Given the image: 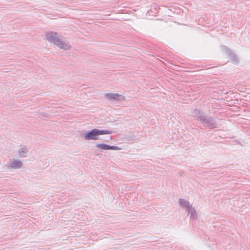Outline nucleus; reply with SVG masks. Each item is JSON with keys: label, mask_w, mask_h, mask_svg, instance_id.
<instances>
[{"label": "nucleus", "mask_w": 250, "mask_h": 250, "mask_svg": "<svg viewBox=\"0 0 250 250\" xmlns=\"http://www.w3.org/2000/svg\"><path fill=\"white\" fill-rule=\"evenodd\" d=\"M97 146L104 150H108L109 149V146L105 144H99L97 145Z\"/></svg>", "instance_id": "obj_6"}, {"label": "nucleus", "mask_w": 250, "mask_h": 250, "mask_svg": "<svg viewBox=\"0 0 250 250\" xmlns=\"http://www.w3.org/2000/svg\"><path fill=\"white\" fill-rule=\"evenodd\" d=\"M119 97H120V95L117 93H107L105 94V97L110 100L116 99Z\"/></svg>", "instance_id": "obj_3"}, {"label": "nucleus", "mask_w": 250, "mask_h": 250, "mask_svg": "<svg viewBox=\"0 0 250 250\" xmlns=\"http://www.w3.org/2000/svg\"><path fill=\"white\" fill-rule=\"evenodd\" d=\"M46 38L48 41L53 42L54 43L61 48L66 49L68 48L67 44H64L62 41L57 38L56 33H47L46 35Z\"/></svg>", "instance_id": "obj_1"}, {"label": "nucleus", "mask_w": 250, "mask_h": 250, "mask_svg": "<svg viewBox=\"0 0 250 250\" xmlns=\"http://www.w3.org/2000/svg\"><path fill=\"white\" fill-rule=\"evenodd\" d=\"M21 166V163L17 161H14L11 164V167L14 168H20Z\"/></svg>", "instance_id": "obj_4"}, {"label": "nucleus", "mask_w": 250, "mask_h": 250, "mask_svg": "<svg viewBox=\"0 0 250 250\" xmlns=\"http://www.w3.org/2000/svg\"><path fill=\"white\" fill-rule=\"evenodd\" d=\"M110 131L106 130H99L94 129L85 135V139L86 140H97L98 136L100 135L110 134Z\"/></svg>", "instance_id": "obj_2"}, {"label": "nucleus", "mask_w": 250, "mask_h": 250, "mask_svg": "<svg viewBox=\"0 0 250 250\" xmlns=\"http://www.w3.org/2000/svg\"><path fill=\"white\" fill-rule=\"evenodd\" d=\"M179 203L183 207H187V208L188 207V205H189L188 202L185 200L180 199L179 200Z\"/></svg>", "instance_id": "obj_5"}, {"label": "nucleus", "mask_w": 250, "mask_h": 250, "mask_svg": "<svg viewBox=\"0 0 250 250\" xmlns=\"http://www.w3.org/2000/svg\"><path fill=\"white\" fill-rule=\"evenodd\" d=\"M109 149L118 150L119 148L117 146H109Z\"/></svg>", "instance_id": "obj_7"}]
</instances>
